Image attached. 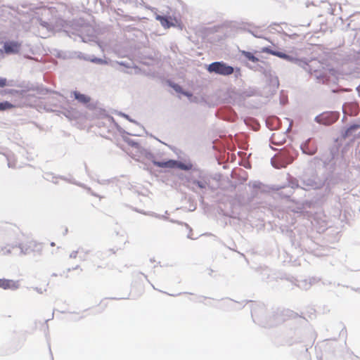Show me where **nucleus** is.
<instances>
[{
  "label": "nucleus",
  "instance_id": "39448f33",
  "mask_svg": "<svg viewBox=\"0 0 360 360\" xmlns=\"http://www.w3.org/2000/svg\"><path fill=\"white\" fill-rule=\"evenodd\" d=\"M155 19L158 21H160L161 25L164 28H169L172 26H174V24L173 23L171 17H166V16H162L160 15H156Z\"/></svg>",
  "mask_w": 360,
  "mask_h": 360
},
{
  "label": "nucleus",
  "instance_id": "7ed1b4c3",
  "mask_svg": "<svg viewBox=\"0 0 360 360\" xmlns=\"http://www.w3.org/2000/svg\"><path fill=\"white\" fill-rule=\"evenodd\" d=\"M20 44L17 41H8L4 45V49L6 53H17L19 52Z\"/></svg>",
  "mask_w": 360,
  "mask_h": 360
},
{
  "label": "nucleus",
  "instance_id": "dca6fc26",
  "mask_svg": "<svg viewBox=\"0 0 360 360\" xmlns=\"http://www.w3.org/2000/svg\"><path fill=\"white\" fill-rule=\"evenodd\" d=\"M101 305H103V306H104V307L107 306V303L105 302V301H102V302H101Z\"/></svg>",
  "mask_w": 360,
  "mask_h": 360
},
{
  "label": "nucleus",
  "instance_id": "f257e3e1",
  "mask_svg": "<svg viewBox=\"0 0 360 360\" xmlns=\"http://www.w3.org/2000/svg\"><path fill=\"white\" fill-rule=\"evenodd\" d=\"M207 70L221 75H230L233 73V68L226 65L224 62H214L209 65Z\"/></svg>",
  "mask_w": 360,
  "mask_h": 360
},
{
  "label": "nucleus",
  "instance_id": "6e6552de",
  "mask_svg": "<svg viewBox=\"0 0 360 360\" xmlns=\"http://www.w3.org/2000/svg\"><path fill=\"white\" fill-rule=\"evenodd\" d=\"M262 51L264 53H267L278 56L283 59H285V60H290L291 59L288 55H287L284 53H282V52L273 51L271 49L267 48V47L264 48L262 49Z\"/></svg>",
  "mask_w": 360,
  "mask_h": 360
},
{
  "label": "nucleus",
  "instance_id": "f3484780",
  "mask_svg": "<svg viewBox=\"0 0 360 360\" xmlns=\"http://www.w3.org/2000/svg\"><path fill=\"white\" fill-rule=\"evenodd\" d=\"M51 246H54L55 243H51Z\"/></svg>",
  "mask_w": 360,
  "mask_h": 360
},
{
  "label": "nucleus",
  "instance_id": "423d86ee",
  "mask_svg": "<svg viewBox=\"0 0 360 360\" xmlns=\"http://www.w3.org/2000/svg\"><path fill=\"white\" fill-rule=\"evenodd\" d=\"M153 165L162 168H174L177 165V161L172 160L167 161H153Z\"/></svg>",
  "mask_w": 360,
  "mask_h": 360
},
{
  "label": "nucleus",
  "instance_id": "4468645a",
  "mask_svg": "<svg viewBox=\"0 0 360 360\" xmlns=\"http://www.w3.org/2000/svg\"><path fill=\"white\" fill-rule=\"evenodd\" d=\"M6 79L0 78V87H4L6 85Z\"/></svg>",
  "mask_w": 360,
  "mask_h": 360
},
{
  "label": "nucleus",
  "instance_id": "9b49d317",
  "mask_svg": "<svg viewBox=\"0 0 360 360\" xmlns=\"http://www.w3.org/2000/svg\"><path fill=\"white\" fill-rule=\"evenodd\" d=\"M14 105L8 101L0 103V111L13 108Z\"/></svg>",
  "mask_w": 360,
  "mask_h": 360
},
{
  "label": "nucleus",
  "instance_id": "20e7f679",
  "mask_svg": "<svg viewBox=\"0 0 360 360\" xmlns=\"http://www.w3.org/2000/svg\"><path fill=\"white\" fill-rule=\"evenodd\" d=\"M0 288L4 290H16L19 288L18 281L1 278L0 279Z\"/></svg>",
  "mask_w": 360,
  "mask_h": 360
},
{
  "label": "nucleus",
  "instance_id": "ddd939ff",
  "mask_svg": "<svg viewBox=\"0 0 360 360\" xmlns=\"http://www.w3.org/2000/svg\"><path fill=\"white\" fill-rule=\"evenodd\" d=\"M176 167H179L181 169H184V170H188L191 168V165H186L183 163H179L177 162V165H176Z\"/></svg>",
  "mask_w": 360,
  "mask_h": 360
},
{
  "label": "nucleus",
  "instance_id": "9d476101",
  "mask_svg": "<svg viewBox=\"0 0 360 360\" xmlns=\"http://www.w3.org/2000/svg\"><path fill=\"white\" fill-rule=\"evenodd\" d=\"M241 53L245 58H247L250 61H252L253 63H257L259 61V59L257 57H255L251 52L242 51Z\"/></svg>",
  "mask_w": 360,
  "mask_h": 360
},
{
  "label": "nucleus",
  "instance_id": "f8f14e48",
  "mask_svg": "<svg viewBox=\"0 0 360 360\" xmlns=\"http://www.w3.org/2000/svg\"><path fill=\"white\" fill-rule=\"evenodd\" d=\"M280 134L278 132H274L271 135V143L275 145H280L282 143V141H280L279 139H278Z\"/></svg>",
  "mask_w": 360,
  "mask_h": 360
},
{
  "label": "nucleus",
  "instance_id": "0eeeda50",
  "mask_svg": "<svg viewBox=\"0 0 360 360\" xmlns=\"http://www.w3.org/2000/svg\"><path fill=\"white\" fill-rule=\"evenodd\" d=\"M72 94L74 96V98L78 101V102L82 103V104H87L91 101V98L86 95L81 94L78 91H73Z\"/></svg>",
  "mask_w": 360,
  "mask_h": 360
},
{
  "label": "nucleus",
  "instance_id": "2eb2a0df",
  "mask_svg": "<svg viewBox=\"0 0 360 360\" xmlns=\"http://www.w3.org/2000/svg\"><path fill=\"white\" fill-rule=\"evenodd\" d=\"M174 89H175L176 91H180V89H181V87H180L179 85H175V86H174Z\"/></svg>",
  "mask_w": 360,
  "mask_h": 360
},
{
  "label": "nucleus",
  "instance_id": "f03ea898",
  "mask_svg": "<svg viewBox=\"0 0 360 360\" xmlns=\"http://www.w3.org/2000/svg\"><path fill=\"white\" fill-rule=\"evenodd\" d=\"M19 247L24 254H30L31 252H41L42 251L41 244L33 240H30L21 243Z\"/></svg>",
  "mask_w": 360,
  "mask_h": 360
},
{
  "label": "nucleus",
  "instance_id": "1a4fd4ad",
  "mask_svg": "<svg viewBox=\"0 0 360 360\" xmlns=\"http://www.w3.org/2000/svg\"><path fill=\"white\" fill-rule=\"evenodd\" d=\"M321 120H326V121L323 122V124H330L337 120V116L334 114H323Z\"/></svg>",
  "mask_w": 360,
  "mask_h": 360
}]
</instances>
